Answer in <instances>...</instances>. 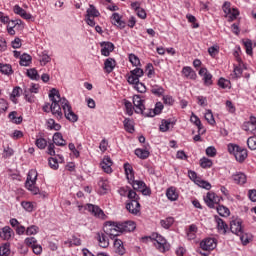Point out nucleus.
Listing matches in <instances>:
<instances>
[{
  "label": "nucleus",
  "mask_w": 256,
  "mask_h": 256,
  "mask_svg": "<svg viewBox=\"0 0 256 256\" xmlns=\"http://www.w3.org/2000/svg\"><path fill=\"white\" fill-rule=\"evenodd\" d=\"M123 125L127 133H135V122L131 118H126L123 121Z\"/></svg>",
  "instance_id": "nucleus-29"
},
{
  "label": "nucleus",
  "mask_w": 256,
  "mask_h": 256,
  "mask_svg": "<svg viewBox=\"0 0 256 256\" xmlns=\"http://www.w3.org/2000/svg\"><path fill=\"white\" fill-rule=\"evenodd\" d=\"M218 85L221 87V89H231V81L225 78H220L218 80Z\"/></svg>",
  "instance_id": "nucleus-52"
},
{
  "label": "nucleus",
  "mask_w": 256,
  "mask_h": 256,
  "mask_svg": "<svg viewBox=\"0 0 256 256\" xmlns=\"http://www.w3.org/2000/svg\"><path fill=\"white\" fill-rule=\"evenodd\" d=\"M64 243L65 245H68V247H79V245H81V239L76 236H73L71 240H68Z\"/></svg>",
  "instance_id": "nucleus-45"
},
{
  "label": "nucleus",
  "mask_w": 256,
  "mask_h": 256,
  "mask_svg": "<svg viewBox=\"0 0 256 256\" xmlns=\"http://www.w3.org/2000/svg\"><path fill=\"white\" fill-rule=\"evenodd\" d=\"M208 53L210 57H217V55H219V46H211L210 48H208Z\"/></svg>",
  "instance_id": "nucleus-64"
},
{
  "label": "nucleus",
  "mask_w": 256,
  "mask_h": 256,
  "mask_svg": "<svg viewBox=\"0 0 256 256\" xmlns=\"http://www.w3.org/2000/svg\"><path fill=\"white\" fill-rule=\"evenodd\" d=\"M49 99L50 101H52L51 104V113L52 115H54V117H56V119H63V112L61 111V107L62 109H64L65 104L63 103L64 101H67L66 98H61V94L59 93V90H57L56 88H52L49 92Z\"/></svg>",
  "instance_id": "nucleus-1"
},
{
  "label": "nucleus",
  "mask_w": 256,
  "mask_h": 256,
  "mask_svg": "<svg viewBox=\"0 0 256 256\" xmlns=\"http://www.w3.org/2000/svg\"><path fill=\"white\" fill-rule=\"evenodd\" d=\"M166 197L169 201H177L179 199V192L177 188L171 186L166 190Z\"/></svg>",
  "instance_id": "nucleus-26"
},
{
  "label": "nucleus",
  "mask_w": 256,
  "mask_h": 256,
  "mask_svg": "<svg viewBox=\"0 0 256 256\" xmlns=\"http://www.w3.org/2000/svg\"><path fill=\"white\" fill-rule=\"evenodd\" d=\"M27 76L33 81H39V79H41V76H39V72H37V69L35 68L27 70Z\"/></svg>",
  "instance_id": "nucleus-41"
},
{
  "label": "nucleus",
  "mask_w": 256,
  "mask_h": 256,
  "mask_svg": "<svg viewBox=\"0 0 256 256\" xmlns=\"http://www.w3.org/2000/svg\"><path fill=\"white\" fill-rule=\"evenodd\" d=\"M100 167L104 173H107L108 175H111L113 173V160H111V157L104 156L102 161L100 162Z\"/></svg>",
  "instance_id": "nucleus-11"
},
{
  "label": "nucleus",
  "mask_w": 256,
  "mask_h": 256,
  "mask_svg": "<svg viewBox=\"0 0 256 256\" xmlns=\"http://www.w3.org/2000/svg\"><path fill=\"white\" fill-rule=\"evenodd\" d=\"M204 201L210 209H215L216 205H219L221 202V197L215 194L214 192H208L204 198Z\"/></svg>",
  "instance_id": "nucleus-8"
},
{
  "label": "nucleus",
  "mask_w": 256,
  "mask_h": 256,
  "mask_svg": "<svg viewBox=\"0 0 256 256\" xmlns=\"http://www.w3.org/2000/svg\"><path fill=\"white\" fill-rule=\"evenodd\" d=\"M37 177H38L37 170L32 169L28 172L25 183H29V185L37 184Z\"/></svg>",
  "instance_id": "nucleus-32"
},
{
  "label": "nucleus",
  "mask_w": 256,
  "mask_h": 256,
  "mask_svg": "<svg viewBox=\"0 0 256 256\" xmlns=\"http://www.w3.org/2000/svg\"><path fill=\"white\" fill-rule=\"evenodd\" d=\"M127 197L129 199L128 201H139V199H141L138 196L137 192H135V190H131V189H129Z\"/></svg>",
  "instance_id": "nucleus-60"
},
{
  "label": "nucleus",
  "mask_w": 256,
  "mask_h": 256,
  "mask_svg": "<svg viewBox=\"0 0 256 256\" xmlns=\"http://www.w3.org/2000/svg\"><path fill=\"white\" fill-rule=\"evenodd\" d=\"M130 185H132L134 191H139L142 195H151V189L147 187V184L141 180L131 181Z\"/></svg>",
  "instance_id": "nucleus-7"
},
{
  "label": "nucleus",
  "mask_w": 256,
  "mask_h": 256,
  "mask_svg": "<svg viewBox=\"0 0 256 256\" xmlns=\"http://www.w3.org/2000/svg\"><path fill=\"white\" fill-rule=\"evenodd\" d=\"M136 227L137 226L133 221H126V222L120 223L121 233H131V231H135Z\"/></svg>",
  "instance_id": "nucleus-22"
},
{
  "label": "nucleus",
  "mask_w": 256,
  "mask_h": 256,
  "mask_svg": "<svg viewBox=\"0 0 256 256\" xmlns=\"http://www.w3.org/2000/svg\"><path fill=\"white\" fill-rule=\"evenodd\" d=\"M175 223V218L174 217H168L165 220H161L160 224L164 229H169L171 225Z\"/></svg>",
  "instance_id": "nucleus-46"
},
{
  "label": "nucleus",
  "mask_w": 256,
  "mask_h": 256,
  "mask_svg": "<svg viewBox=\"0 0 256 256\" xmlns=\"http://www.w3.org/2000/svg\"><path fill=\"white\" fill-rule=\"evenodd\" d=\"M247 145L250 151H256V136H251L247 139Z\"/></svg>",
  "instance_id": "nucleus-51"
},
{
  "label": "nucleus",
  "mask_w": 256,
  "mask_h": 256,
  "mask_svg": "<svg viewBox=\"0 0 256 256\" xmlns=\"http://www.w3.org/2000/svg\"><path fill=\"white\" fill-rule=\"evenodd\" d=\"M13 12L15 13V15H19L20 17H22V19H25L26 21L31 20L33 17L30 13H27L25 9L19 6V4H16L13 7Z\"/></svg>",
  "instance_id": "nucleus-19"
},
{
  "label": "nucleus",
  "mask_w": 256,
  "mask_h": 256,
  "mask_svg": "<svg viewBox=\"0 0 256 256\" xmlns=\"http://www.w3.org/2000/svg\"><path fill=\"white\" fill-rule=\"evenodd\" d=\"M126 209L132 215H137L141 211V204L139 201H127L126 202Z\"/></svg>",
  "instance_id": "nucleus-17"
},
{
  "label": "nucleus",
  "mask_w": 256,
  "mask_h": 256,
  "mask_svg": "<svg viewBox=\"0 0 256 256\" xmlns=\"http://www.w3.org/2000/svg\"><path fill=\"white\" fill-rule=\"evenodd\" d=\"M47 127L50 131H61V124L55 122L53 118L47 120Z\"/></svg>",
  "instance_id": "nucleus-35"
},
{
  "label": "nucleus",
  "mask_w": 256,
  "mask_h": 256,
  "mask_svg": "<svg viewBox=\"0 0 256 256\" xmlns=\"http://www.w3.org/2000/svg\"><path fill=\"white\" fill-rule=\"evenodd\" d=\"M100 13L99 10H96L95 6L90 5V7L87 9V17H99Z\"/></svg>",
  "instance_id": "nucleus-49"
},
{
  "label": "nucleus",
  "mask_w": 256,
  "mask_h": 256,
  "mask_svg": "<svg viewBox=\"0 0 256 256\" xmlns=\"http://www.w3.org/2000/svg\"><path fill=\"white\" fill-rule=\"evenodd\" d=\"M129 84L134 85V89H136V91H138V93H145L147 91V87L145 86V84H143L139 80H138V82L129 83Z\"/></svg>",
  "instance_id": "nucleus-43"
},
{
  "label": "nucleus",
  "mask_w": 256,
  "mask_h": 256,
  "mask_svg": "<svg viewBox=\"0 0 256 256\" xmlns=\"http://www.w3.org/2000/svg\"><path fill=\"white\" fill-rule=\"evenodd\" d=\"M21 206L28 213H32L33 209H35V206L32 204V202H29V201H22Z\"/></svg>",
  "instance_id": "nucleus-54"
},
{
  "label": "nucleus",
  "mask_w": 256,
  "mask_h": 256,
  "mask_svg": "<svg viewBox=\"0 0 256 256\" xmlns=\"http://www.w3.org/2000/svg\"><path fill=\"white\" fill-rule=\"evenodd\" d=\"M217 212L221 215V217H229L230 211L229 208L225 206H218L217 207Z\"/></svg>",
  "instance_id": "nucleus-55"
},
{
  "label": "nucleus",
  "mask_w": 256,
  "mask_h": 256,
  "mask_svg": "<svg viewBox=\"0 0 256 256\" xmlns=\"http://www.w3.org/2000/svg\"><path fill=\"white\" fill-rule=\"evenodd\" d=\"M230 231L234 235H242L243 234V222L240 219H235L230 222Z\"/></svg>",
  "instance_id": "nucleus-13"
},
{
  "label": "nucleus",
  "mask_w": 256,
  "mask_h": 256,
  "mask_svg": "<svg viewBox=\"0 0 256 256\" xmlns=\"http://www.w3.org/2000/svg\"><path fill=\"white\" fill-rule=\"evenodd\" d=\"M64 103V115L65 118L71 123H77L79 121V116L73 112L71 105L69 104V100H62Z\"/></svg>",
  "instance_id": "nucleus-6"
},
{
  "label": "nucleus",
  "mask_w": 256,
  "mask_h": 256,
  "mask_svg": "<svg viewBox=\"0 0 256 256\" xmlns=\"http://www.w3.org/2000/svg\"><path fill=\"white\" fill-rule=\"evenodd\" d=\"M25 245H27V247H35L37 245V239L35 237H28L25 239Z\"/></svg>",
  "instance_id": "nucleus-63"
},
{
  "label": "nucleus",
  "mask_w": 256,
  "mask_h": 256,
  "mask_svg": "<svg viewBox=\"0 0 256 256\" xmlns=\"http://www.w3.org/2000/svg\"><path fill=\"white\" fill-rule=\"evenodd\" d=\"M200 167H202V169H211V167H213V161L207 157H203L200 159Z\"/></svg>",
  "instance_id": "nucleus-40"
},
{
  "label": "nucleus",
  "mask_w": 256,
  "mask_h": 256,
  "mask_svg": "<svg viewBox=\"0 0 256 256\" xmlns=\"http://www.w3.org/2000/svg\"><path fill=\"white\" fill-rule=\"evenodd\" d=\"M200 247L203 251H213L217 247L215 238H206L200 242Z\"/></svg>",
  "instance_id": "nucleus-12"
},
{
  "label": "nucleus",
  "mask_w": 256,
  "mask_h": 256,
  "mask_svg": "<svg viewBox=\"0 0 256 256\" xmlns=\"http://www.w3.org/2000/svg\"><path fill=\"white\" fill-rule=\"evenodd\" d=\"M227 150L230 155H233L238 163H245L249 153L246 148H243L237 144L229 143Z\"/></svg>",
  "instance_id": "nucleus-3"
},
{
  "label": "nucleus",
  "mask_w": 256,
  "mask_h": 256,
  "mask_svg": "<svg viewBox=\"0 0 256 256\" xmlns=\"http://www.w3.org/2000/svg\"><path fill=\"white\" fill-rule=\"evenodd\" d=\"M205 120L209 125H215V117L213 116V112L211 110H207L205 115H204Z\"/></svg>",
  "instance_id": "nucleus-48"
},
{
  "label": "nucleus",
  "mask_w": 256,
  "mask_h": 256,
  "mask_svg": "<svg viewBox=\"0 0 256 256\" xmlns=\"http://www.w3.org/2000/svg\"><path fill=\"white\" fill-rule=\"evenodd\" d=\"M84 211H88L93 215L94 217H97L98 219H105V212H103V209L101 207L94 205V204H86L84 205H78V211L79 213H83Z\"/></svg>",
  "instance_id": "nucleus-5"
},
{
  "label": "nucleus",
  "mask_w": 256,
  "mask_h": 256,
  "mask_svg": "<svg viewBox=\"0 0 256 256\" xmlns=\"http://www.w3.org/2000/svg\"><path fill=\"white\" fill-rule=\"evenodd\" d=\"M39 233V228L35 225H31L26 229V235H37Z\"/></svg>",
  "instance_id": "nucleus-62"
},
{
  "label": "nucleus",
  "mask_w": 256,
  "mask_h": 256,
  "mask_svg": "<svg viewBox=\"0 0 256 256\" xmlns=\"http://www.w3.org/2000/svg\"><path fill=\"white\" fill-rule=\"evenodd\" d=\"M146 73L149 79H152V77L155 75V67H153L152 63H148L146 65Z\"/></svg>",
  "instance_id": "nucleus-56"
},
{
  "label": "nucleus",
  "mask_w": 256,
  "mask_h": 256,
  "mask_svg": "<svg viewBox=\"0 0 256 256\" xmlns=\"http://www.w3.org/2000/svg\"><path fill=\"white\" fill-rule=\"evenodd\" d=\"M53 143L58 147H65V145H67V142L65 141V139H63V134L59 132H56L53 135Z\"/></svg>",
  "instance_id": "nucleus-28"
},
{
  "label": "nucleus",
  "mask_w": 256,
  "mask_h": 256,
  "mask_svg": "<svg viewBox=\"0 0 256 256\" xmlns=\"http://www.w3.org/2000/svg\"><path fill=\"white\" fill-rule=\"evenodd\" d=\"M0 73L3 75H13V67L10 64H0Z\"/></svg>",
  "instance_id": "nucleus-39"
},
{
  "label": "nucleus",
  "mask_w": 256,
  "mask_h": 256,
  "mask_svg": "<svg viewBox=\"0 0 256 256\" xmlns=\"http://www.w3.org/2000/svg\"><path fill=\"white\" fill-rule=\"evenodd\" d=\"M111 23L112 25H115L116 27H119V29H125L126 23L125 21L121 20V15L119 13H113L111 16Z\"/></svg>",
  "instance_id": "nucleus-23"
},
{
  "label": "nucleus",
  "mask_w": 256,
  "mask_h": 256,
  "mask_svg": "<svg viewBox=\"0 0 256 256\" xmlns=\"http://www.w3.org/2000/svg\"><path fill=\"white\" fill-rule=\"evenodd\" d=\"M242 129L248 135H256V117L250 116L249 120L243 123Z\"/></svg>",
  "instance_id": "nucleus-9"
},
{
  "label": "nucleus",
  "mask_w": 256,
  "mask_h": 256,
  "mask_svg": "<svg viewBox=\"0 0 256 256\" xmlns=\"http://www.w3.org/2000/svg\"><path fill=\"white\" fill-rule=\"evenodd\" d=\"M124 105L127 115L131 117V115H133V103H131L129 100H125Z\"/></svg>",
  "instance_id": "nucleus-61"
},
{
  "label": "nucleus",
  "mask_w": 256,
  "mask_h": 256,
  "mask_svg": "<svg viewBox=\"0 0 256 256\" xmlns=\"http://www.w3.org/2000/svg\"><path fill=\"white\" fill-rule=\"evenodd\" d=\"M198 73L200 77H202V81H204V85L206 87L213 85V75L209 70H207V68H201Z\"/></svg>",
  "instance_id": "nucleus-15"
},
{
  "label": "nucleus",
  "mask_w": 256,
  "mask_h": 256,
  "mask_svg": "<svg viewBox=\"0 0 256 256\" xmlns=\"http://www.w3.org/2000/svg\"><path fill=\"white\" fill-rule=\"evenodd\" d=\"M163 108H164L163 103L161 102L156 103L153 112H150V114H146V117H155V115H159L163 111Z\"/></svg>",
  "instance_id": "nucleus-38"
},
{
  "label": "nucleus",
  "mask_w": 256,
  "mask_h": 256,
  "mask_svg": "<svg viewBox=\"0 0 256 256\" xmlns=\"http://www.w3.org/2000/svg\"><path fill=\"white\" fill-rule=\"evenodd\" d=\"M103 231L110 239H115L121 235L120 223L108 221L104 224Z\"/></svg>",
  "instance_id": "nucleus-4"
},
{
  "label": "nucleus",
  "mask_w": 256,
  "mask_h": 256,
  "mask_svg": "<svg viewBox=\"0 0 256 256\" xmlns=\"http://www.w3.org/2000/svg\"><path fill=\"white\" fill-rule=\"evenodd\" d=\"M215 221L217 225V230L220 235H227V231L229 230V225L224 222L223 219L219 218V216H215Z\"/></svg>",
  "instance_id": "nucleus-18"
},
{
  "label": "nucleus",
  "mask_w": 256,
  "mask_h": 256,
  "mask_svg": "<svg viewBox=\"0 0 256 256\" xmlns=\"http://www.w3.org/2000/svg\"><path fill=\"white\" fill-rule=\"evenodd\" d=\"M129 61L134 67H139V65H141V60L135 54H129Z\"/></svg>",
  "instance_id": "nucleus-53"
},
{
  "label": "nucleus",
  "mask_w": 256,
  "mask_h": 256,
  "mask_svg": "<svg viewBox=\"0 0 256 256\" xmlns=\"http://www.w3.org/2000/svg\"><path fill=\"white\" fill-rule=\"evenodd\" d=\"M35 145L38 149H45L47 147V140L45 138H38L35 141Z\"/></svg>",
  "instance_id": "nucleus-59"
},
{
  "label": "nucleus",
  "mask_w": 256,
  "mask_h": 256,
  "mask_svg": "<svg viewBox=\"0 0 256 256\" xmlns=\"http://www.w3.org/2000/svg\"><path fill=\"white\" fill-rule=\"evenodd\" d=\"M31 55L29 54H22L20 56V65L21 67H29L31 65Z\"/></svg>",
  "instance_id": "nucleus-36"
},
{
  "label": "nucleus",
  "mask_w": 256,
  "mask_h": 256,
  "mask_svg": "<svg viewBox=\"0 0 256 256\" xmlns=\"http://www.w3.org/2000/svg\"><path fill=\"white\" fill-rule=\"evenodd\" d=\"M117 62L113 58H107L104 62V71L106 73H113V69H115Z\"/></svg>",
  "instance_id": "nucleus-27"
},
{
  "label": "nucleus",
  "mask_w": 256,
  "mask_h": 256,
  "mask_svg": "<svg viewBox=\"0 0 256 256\" xmlns=\"http://www.w3.org/2000/svg\"><path fill=\"white\" fill-rule=\"evenodd\" d=\"M183 75L186 77V79H192L195 80L197 79V73L191 69V67L186 66L182 69Z\"/></svg>",
  "instance_id": "nucleus-31"
},
{
  "label": "nucleus",
  "mask_w": 256,
  "mask_h": 256,
  "mask_svg": "<svg viewBox=\"0 0 256 256\" xmlns=\"http://www.w3.org/2000/svg\"><path fill=\"white\" fill-rule=\"evenodd\" d=\"M13 235H15V233L13 232V229H11V227H9V226L3 227L0 231V237L4 241H9V239H11V237H13Z\"/></svg>",
  "instance_id": "nucleus-24"
},
{
  "label": "nucleus",
  "mask_w": 256,
  "mask_h": 256,
  "mask_svg": "<svg viewBox=\"0 0 256 256\" xmlns=\"http://www.w3.org/2000/svg\"><path fill=\"white\" fill-rule=\"evenodd\" d=\"M25 187L28 191H31L32 195H39L41 191L39 187H37V184H29L28 182V183H25Z\"/></svg>",
  "instance_id": "nucleus-44"
},
{
  "label": "nucleus",
  "mask_w": 256,
  "mask_h": 256,
  "mask_svg": "<svg viewBox=\"0 0 256 256\" xmlns=\"http://www.w3.org/2000/svg\"><path fill=\"white\" fill-rule=\"evenodd\" d=\"M96 239L99 242L100 247L103 249H107V247H109V235L105 232H98Z\"/></svg>",
  "instance_id": "nucleus-20"
},
{
  "label": "nucleus",
  "mask_w": 256,
  "mask_h": 256,
  "mask_svg": "<svg viewBox=\"0 0 256 256\" xmlns=\"http://www.w3.org/2000/svg\"><path fill=\"white\" fill-rule=\"evenodd\" d=\"M134 153L136 157L143 160L149 159V156L151 155V153L148 150H145L143 148H137Z\"/></svg>",
  "instance_id": "nucleus-33"
},
{
  "label": "nucleus",
  "mask_w": 256,
  "mask_h": 256,
  "mask_svg": "<svg viewBox=\"0 0 256 256\" xmlns=\"http://www.w3.org/2000/svg\"><path fill=\"white\" fill-rule=\"evenodd\" d=\"M190 121H191V123L196 125V127H198L199 131H201V129H203V124H201V119H199V117L197 115H195V113H193V112L191 114Z\"/></svg>",
  "instance_id": "nucleus-42"
},
{
  "label": "nucleus",
  "mask_w": 256,
  "mask_h": 256,
  "mask_svg": "<svg viewBox=\"0 0 256 256\" xmlns=\"http://www.w3.org/2000/svg\"><path fill=\"white\" fill-rule=\"evenodd\" d=\"M115 49V45L111 42L104 43V47L101 49V55L104 57H109L111 52Z\"/></svg>",
  "instance_id": "nucleus-30"
},
{
  "label": "nucleus",
  "mask_w": 256,
  "mask_h": 256,
  "mask_svg": "<svg viewBox=\"0 0 256 256\" xmlns=\"http://www.w3.org/2000/svg\"><path fill=\"white\" fill-rule=\"evenodd\" d=\"M21 93H23V90L21 89V87L16 86L14 87L11 95H10V99L13 103H17V97H21Z\"/></svg>",
  "instance_id": "nucleus-37"
},
{
  "label": "nucleus",
  "mask_w": 256,
  "mask_h": 256,
  "mask_svg": "<svg viewBox=\"0 0 256 256\" xmlns=\"http://www.w3.org/2000/svg\"><path fill=\"white\" fill-rule=\"evenodd\" d=\"M145 72L141 68H135L134 70L130 71V75L127 77L128 83H139V78L143 77Z\"/></svg>",
  "instance_id": "nucleus-14"
},
{
  "label": "nucleus",
  "mask_w": 256,
  "mask_h": 256,
  "mask_svg": "<svg viewBox=\"0 0 256 256\" xmlns=\"http://www.w3.org/2000/svg\"><path fill=\"white\" fill-rule=\"evenodd\" d=\"M98 187L99 195H106V193H109L111 189V187L109 186V180H107L106 178H99Z\"/></svg>",
  "instance_id": "nucleus-16"
},
{
  "label": "nucleus",
  "mask_w": 256,
  "mask_h": 256,
  "mask_svg": "<svg viewBox=\"0 0 256 256\" xmlns=\"http://www.w3.org/2000/svg\"><path fill=\"white\" fill-rule=\"evenodd\" d=\"M145 100L141 99V96L139 95H134L133 96V105L136 108L135 113H141L142 115H147L145 113Z\"/></svg>",
  "instance_id": "nucleus-10"
},
{
  "label": "nucleus",
  "mask_w": 256,
  "mask_h": 256,
  "mask_svg": "<svg viewBox=\"0 0 256 256\" xmlns=\"http://www.w3.org/2000/svg\"><path fill=\"white\" fill-rule=\"evenodd\" d=\"M226 17H228V21H235L239 17V10L237 8L231 9L230 13L226 14Z\"/></svg>",
  "instance_id": "nucleus-50"
},
{
  "label": "nucleus",
  "mask_w": 256,
  "mask_h": 256,
  "mask_svg": "<svg viewBox=\"0 0 256 256\" xmlns=\"http://www.w3.org/2000/svg\"><path fill=\"white\" fill-rule=\"evenodd\" d=\"M231 179L236 185H245V183H247V175L242 172H236L231 176Z\"/></svg>",
  "instance_id": "nucleus-21"
},
{
  "label": "nucleus",
  "mask_w": 256,
  "mask_h": 256,
  "mask_svg": "<svg viewBox=\"0 0 256 256\" xmlns=\"http://www.w3.org/2000/svg\"><path fill=\"white\" fill-rule=\"evenodd\" d=\"M124 171L126 175V179L128 180L129 183L135 179V171L133 170V166L129 163L124 164Z\"/></svg>",
  "instance_id": "nucleus-25"
},
{
  "label": "nucleus",
  "mask_w": 256,
  "mask_h": 256,
  "mask_svg": "<svg viewBox=\"0 0 256 256\" xmlns=\"http://www.w3.org/2000/svg\"><path fill=\"white\" fill-rule=\"evenodd\" d=\"M0 256H11V244L9 242L0 246Z\"/></svg>",
  "instance_id": "nucleus-34"
},
{
  "label": "nucleus",
  "mask_w": 256,
  "mask_h": 256,
  "mask_svg": "<svg viewBox=\"0 0 256 256\" xmlns=\"http://www.w3.org/2000/svg\"><path fill=\"white\" fill-rule=\"evenodd\" d=\"M238 237H240L242 245H249L251 243V235L245 233V231H242V234H238Z\"/></svg>",
  "instance_id": "nucleus-47"
},
{
  "label": "nucleus",
  "mask_w": 256,
  "mask_h": 256,
  "mask_svg": "<svg viewBox=\"0 0 256 256\" xmlns=\"http://www.w3.org/2000/svg\"><path fill=\"white\" fill-rule=\"evenodd\" d=\"M143 243H149V241H154V246L160 253H165L169 251V243H167V239L161 236L158 233H153L151 236L142 237Z\"/></svg>",
  "instance_id": "nucleus-2"
},
{
  "label": "nucleus",
  "mask_w": 256,
  "mask_h": 256,
  "mask_svg": "<svg viewBox=\"0 0 256 256\" xmlns=\"http://www.w3.org/2000/svg\"><path fill=\"white\" fill-rule=\"evenodd\" d=\"M49 167H51L54 171H57L59 169V161L57 158L50 157L48 159Z\"/></svg>",
  "instance_id": "nucleus-57"
},
{
  "label": "nucleus",
  "mask_w": 256,
  "mask_h": 256,
  "mask_svg": "<svg viewBox=\"0 0 256 256\" xmlns=\"http://www.w3.org/2000/svg\"><path fill=\"white\" fill-rule=\"evenodd\" d=\"M244 47L247 55H253V42H251V40L244 41Z\"/></svg>",
  "instance_id": "nucleus-58"
}]
</instances>
